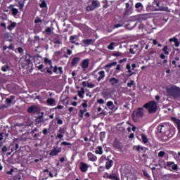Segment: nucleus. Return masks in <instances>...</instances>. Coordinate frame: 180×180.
<instances>
[{
  "label": "nucleus",
  "mask_w": 180,
  "mask_h": 180,
  "mask_svg": "<svg viewBox=\"0 0 180 180\" xmlns=\"http://www.w3.org/2000/svg\"><path fill=\"white\" fill-rule=\"evenodd\" d=\"M103 98L105 99H109L112 96V93L109 90H104L102 93Z\"/></svg>",
  "instance_id": "nucleus-20"
},
{
  "label": "nucleus",
  "mask_w": 180,
  "mask_h": 180,
  "mask_svg": "<svg viewBox=\"0 0 180 180\" xmlns=\"http://www.w3.org/2000/svg\"><path fill=\"white\" fill-rule=\"evenodd\" d=\"M56 37L53 38V44H62L63 42L61 41V39H60V34H55Z\"/></svg>",
  "instance_id": "nucleus-23"
},
{
  "label": "nucleus",
  "mask_w": 180,
  "mask_h": 180,
  "mask_svg": "<svg viewBox=\"0 0 180 180\" xmlns=\"http://www.w3.org/2000/svg\"><path fill=\"white\" fill-rule=\"evenodd\" d=\"M34 23H35L36 25H37L38 23H43V20L40 19L39 17H37L34 21Z\"/></svg>",
  "instance_id": "nucleus-51"
},
{
  "label": "nucleus",
  "mask_w": 180,
  "mask_h": 180,
  "mask_svg": "<svg viewBox=\"0 0 180 180\" xmlns=\"http://www.w3.org/2000/svg\"><path fill=\"white\" fill-rule=\"evenodd\" d=\"M88 67H89V59L87 58L83 60L82 63V68H83L84 71H85Z\"/></svg>",
  "instance_id": "nucleus-18"
},
{
  "label": "nucleus",
  "mask_w": 180,
  "mask_h": 180,
  "mask_svg": "<svg viewBox=\"0 0 180 180\" xmlns=\"http://www.w3.org/2000/svg\"><path fill=\"white\" fill-rule=\"evenodd\" d=\"M63 103H65L66 105H68V97H65V99L62 101Z\"/></svg>",
  "instance_id": "nucleus-64"
},
{
  "label": "nucleus",
  "mask_w": 180,
  "mask_h": 180,
  "mask_svg": "<svg viewBox=\"0 0 180 180\" xmlns=\"http://www.w3.org/2000/svg\"><path fill=\"white\" fill-rule=\"evenodd\" d=\"M105 176L107 179L120 180V178L119 177V174L117 173H105Z\"/></svg>",
  "instance_id": "nucleus-8"
},
{
  "label": "nucleus",
  "mask_w": 180,
  "mask_h": 180,
  "mask_svg": "<svg viewBox=\"0 0 180 180\" xmlns=\"http://www.w3.org/2000/svg\"><path fill=\"white\" fill-rule=\"evenodd\" d=\"M1 71H3V72H6V71H8V70H9V65L6 64L4 65H3L1 68Z\"/></svg>",
  "instance_id": "nucleus-43"
},
{
  "label": "nucleus",
  "mask_w": 180,
  "mask_h": 180,
  "mask_svg": "<svg viewBox=\"0 0 180 180\" xmlns=\"http://www.w3.org/2000/svg\"><path fill=\"white\" fill-rule=\"evenodd\" d=\"M169 49L168 48V46H165L162 49V51L165 56H169Z\"/></svg>",
  "instance_id": "nucleus-37"
},
{
  "label": "nucleus",
  "mask_w": 180,
  "mask_h": 180,
  "mask_svg": "<svg viewBox=\"0 0 180 180\" xmlns=\"http://www.w3.org/2000/svg\"><path fill=\"white\" fill-rule=\"evenodd\" d=\"M79 168L81 172H86V171H88V169L89 168V165H88V164H86L84 162H80Z\"/></svg>",
  "instance_id": "nucleus-11"
},
{
  "label": "nucleus",
  "mask_w": 180,
  "mask_h": 180,
  "mask_svg": "<svg viewBox=\"0 0 180 180\" xmlns=\"http://www.w3.org/2000/svg\"><path fill=\"white\" fill-rule=\"evenodd\" d=\"M173 169V171H177L178 170V165H175L174 162H167L166 167L165 168H167V169H171V168Z\"/></svg>",
  "instance_id": "nucleus-10"
},
{
  "label": "nucleus",
  "mask_w": 180,
  "mask_h": 180,
  "mask_svg": "<svg viewBox=\"0 0 180 180\" xmlns=\"http://www.w3.org/2000/svg\"><path fill=\"white\" fill-rule=\"evenodd\" d=\"M97 103L100 105H103L105 103V100L102 98L98 99Z\"/></svg>",
  "instance_id": "nucleus-58"
},
{
  "label": "nucleus",
  "mask_w": 180,
  "mask_h": 180,
  "mask_svg": "<svg viewBox=\"0 0 180 180\" xmlns=\"http://www.w3.org/2000/svg\"><path fill=\"white\" fill-rule=\"evenodd\" d=\"M60 146H65V147H68V148H71L72 144L70 142H67V141H63L60 143Z\"/></svg>",
  "instance_id": "nucleus-41"
},
{
  "label": "nucleus",
  "mask_w": 180,
  "mask_h": 180,
  "mask_svg": "<svg viewBox=\"0 0 180 180\" xmlns=\"http://www.w3.org/2000/svg\"><path fill=\"white\" fill-rule=\"evenodd\" d=\"M46 103L49 105V106H54V104L56 103V100L54 98H48L46 100Z\"/></svg>",
  "instance_id": "nucleus-28"
},
{
  "label": "nucleus",
  "mask_w": 180,
  "mask_h": 180,
  "mask_svg": "<svg viewBox=\"0 0 180 180\" xmlns=\"http://www.w3.org/2000/svg\"><path fill=\"white\" fill-rule=\"evenodd\" d=\"M94 41L92 39H84L82 40V43L85 44V46H91Z\"/></svg>",
  "instance_id": "nucleus-29"
},
{
  "label": "nucleus",
  "mask_w": 180,
  "mask_h": 180,
  "mask_svg": "<svg viewBox=\"0 0 180 180\" xmlns=\"http://www.w3.org/2000/svg\"><path fill=\"white\" fill-rule=\"evenodd\" d=\"M107 107L108 109H110V110H116V106L113 104V101H109L107 102Z\"/></svg>",
  "instance_id": "nucleus-24"
},
{
  "label": "nucleus",
  "mask_w": 180,
  "mask_h": 180,
  "mask_svg": "<svg viewBox=\"0 0 180 180\" xmlns=\"http://www.w3.org/2000/svg\"><path fill=\"white\" fill-rule=\"evenodd\" d=\"M86 9L88 12H91L92 11H95V9H96V8L95 7H94L92 4H90L86 6Z\"/></svg>",
  "instance_id": "nucleus-44"
},
{
  "label": "nucleus",
  "mask_w": 180,
  "mask_h": 180,
  "mask_svg": "<svg viewBox=\"0 0 180 180\" xmlns=\"http://www.w3.org/2000/svg\"><path fill=\"white\" fill-rule=\"evenodd\" d=\"M174 46L175 47H179L180 46V41L178 40V39L176 40V41L174 42Z\"/></svg>",
  "instance_id": "nucleus-61"
},
{
  "label": "nucleus",
  "mask_w": 180,
  "mask_h": 180,
  "mask_svg": "<svg viewBox=\"0 0 180 180\" xmlns=\"http://www.w3.org/2000/svg\"><path fill=\"white\" fill-rule=\"evenodd\" d=\"M87 87L88 88H95V84H94L93 83H88Z\"/></svg>",
  "instance_id": "nucleus-63"
},
{
  "label": "nucleus",
  "mask_w": 180,
  "mask_h": 180,
  "mask_svg": "<svg viewBox=\"0 0 180 180\" xmlns=\"http://www.w3.org/2000/svg\"><path fill=\"white\" fill-rule=\"evenodd\" d=\"M45 33L47 36L51 35V27H46V29L45 30Z\"/></svg>",
  "instance_id": "nucleus-49"
},
{
  "label": "nucleus",
  "mask_w": 180,
  "mask_h": 180,
  "mask_svg": "<svg viewBox=\"0 0 180 180\" xmlns=\"http://www.w3.org/2000/svg\"><path fill=\"white\" fill-rule=\"evenodd\" d=\"M177 39H178V38H176V37H173L172 38H170L169 39V41L170 43H172V41H173V43H174Z\"/></svg>",
  "instance_id": "nucleus-57"
},
{
  "label": "nucleus",
  "mask_w": 180,
  "mask_h": 180,
  "mask_svg": "<svg viewBox=\"0 0 180 180\" xmlns=\"http://www.w3.org/2000/svg\"><path fill=\"white\" fill-rule=\"evenodd\" d=\"M15 50V46H13V44H11L8 46L5 45L3 46L4 51H6V50Z\"/></svg>",
  "instance_id": "nucleus-30"
},
{
  "label": "nucleus",
  "mask_w": 180,
  "mask_h": 180,
  "mask_svg": "<svg viewBox=\"0 0 180 180\" xmlns=\"http://www.w3.org/2000/svg\"><path fill=\"white\" fill-rule=\"evenodd\" d=\"M95 153L99 155H102V154H103V149L102 148V146H98L97 149L95 150Z\"/></svg>",
  "instance_id": "nucleus-35"
},
{
  "label": "nucleus",
  "mask_w": 180,
  "mask_h": 180,
  "mask_svg": "<svg viewBox=\"0 0 180 180\" xmlns=\"http://www.w3.org/2000/svg\"><path fill=\"white\" fill-rule=\"evenodd\" d=\"M39 7L41 8H46L47 9V3L46 1L43 0L42 2L39 4Z\"/></svg>",
  "instance_id": "nucleus-45"
},
{
  "label": "nucleus",
  "mask_w": 180,
  "mask_h": 180,
  "mask_svg": "<svg viewBox=\"0 0 180 180\" xmlns=\"http://www.w3.org/2000/svg\"><path fill=\"white\" fill-rule=\"evenodd\" d=\"M27 112L28 113H37L39 108L36 105H32L27 108Z\"/></svg>",
  "instance_id": "nucleus-16"
},
{
  "label": "nucleus",
  "mask_w": 180,
  "mask_h": 180,
  "mask_svg": "<svg viewBox=\"0 0 180 180\" xmlns=\"http://www.w3.org/2000/svg\"><path fill=\"white\" fill-rule=\"evenodd\" d=\"M79 61H81V58H79V57H75L72 60L71 65L72 67H75V65H77V64H78V63H79Z\"/></svg>",
  "instance_id": "nucleus-22"
},
{
  "label": "nucleus",
  "mask_w": 180,
  "mask_h": 180,
  "mask_svg": "<svg viewBox=\"0 0 180 180\" xmlns=\"http://www.w3.org/2000/svg\"><path fill=\"white\" fill-rule=\"evenodd\" d=\"M11 13L13 16H16V15L19 13V10H18V8H13L11 9Z\"/></svg>",
  "instance_id": "nucleus-47"
},
{
  "label": "nucleus",
  "mask_w": 180,
  "mask_h": 180,
  "mask_svg": "<svg viewBox=\"0 0 180 180\" xmlns=\"http://www.w3.org/2000/svg\"><path fill=\"white\" fill-rule=\"evenodd\" d=\"M114 45H115V43L111 42V43L108 46V50H114V49H115V46H113Z\"/></svg>",
  "instance_id": "nucleus-54"
},
{
  "label": "nucleus",
  "mask_w": 180,
  "mask_h": 180,
  "mask_svg": "<svg viewBox=\"0 0 180 180\" xmlns=\"http://www.w3.org/2000/svg\"><path fill=\"white\" fill-rule=\"evenodd\" d=\"M16 27V22H13L10 25L7 27L8 30H13Z\"/></svg>",
  "instance_id": "nucleus-39"
},
{
  "label": "nucleus",
  "mask_w": 180,
  "mask_h": 180,
  "mask_svg": "<svg viewBox=\"0 0 180 180\" xmlns=\"http://www.w3.org/2000/svg\"><path fill=\"white\" fill-rule=\"evenodd\" d=\"M144 109H147L149 113H155L158 110L157 103L154 101H149L143 105Z\"/></svg>",
  "instance_id": "nucleus-2"
},
{
  "label": "nucleus",
  "mask_w": 180,
  "mask_h": 180,
  "mask_svg": "<svg viewBox=\"0 0 180 180\" xmlns=\"http://www.w3.org/2000/svg\"><path fill=\"white\" fill-rule=\"evenodd\" d=\"M114 148H117V150L122 149V143H120V140L118 139H115L113 142Z\"/></svg>",
  "instance_id": "nucleus-15"
},
{
  "label": "nucleus",
  "mask_w": 180,
  "mask_h": 180,
  "mask_svg": "<svg viewBox=\"0 0 180 180\" xmlns=\"http://www.w3.org/2000/svg\"><path fill=\"white\" fill-rule=\"evenodd\" d=\"M36 67L38 68L39 71H41V72H44V74H50V75H53V71H51V68H51V66L44 68V65L41 64Z\"/></svg>",
  "instance_id": "nucleus-4"
},
{
  "label": "nucleus",
  "mask_w": 180,
  "mask_h": 180,
  "mask_svg": "<svg viewBox=\"0 0 180 180\" xmlns=\"http://www.w3.org/2000/svg\"><path fill=\"white\" fill-rule=\"evenodd\" d=\"M135 8L136 9H143L144 8V6H143V4H141V2H138L135 4Z\"/></svg>",
  "instance_id": "nucleus-46"
},
{
  "label": "nucleus",
  "mask_w": 180,
  "mask_h": 180,
  "mask_svg": "<svg viewBox=\"0 0 180 180\" xmlns=\"http://www.w3.org/2000/svg\"><path fill=\"white\" fill-rule=\"evenodd\" d=\"M136 26H137V22H135L134 24H133V22H131L126 25V27L129 30H132V29H134V27H136Z\"/></svg>",
  "instance_id": "nucleus-27"
},
{
  "label": "nucleus",
  "mask_w": 180,
  "mask_h": 180,
  "mask_svg": "<svg viewBox=\"0 0 180 180\" xmlns=\"http://www.w3.org/2000/svg\"><path fill=\"white\" fill-rule=\"evenodd\" d=\"M134 113L136 117H143V116H144V109L139 108L137 110L134 111Z\"/></svg>",
  "instance_id": "nucleus-13"
},
{
  "label": "nucleus",
  "mask_w": 180,
  "mask_h": 180,
  "mask_svg": "<svg viewBox=\"0 0 180 180\" xmlns=\"http://www.w3.org/2000/svg\"><path fill=\"white\" fill-rule=\"evenodd\" d=\"M53 72L55 73V74H59L61 75L63 74L64 71L63 70V67L60 66V67H57V65H55L53 67Z\"/></svg>",
  "instance_id": "nucleus-17"
},
{
  "label": "nucleus",
  "mask_w": 180,
  "mask_h": 180,
  "mask_svg": "<svg viewBox=\"0 0 180 180\" xmlns=\"http://www.w3.org/2000/svg\"><path fill=\"white\" fill-rule=\"evenodd\" d=\"M104 160H105V169H109L113 167V160L109 159V157H105Z\"/></svg>",
  "instance_id": "nucleus-12"
},
{
  "label": "nucleus",
  "mask_w": 180,
  "mask_h": 180,
  "mask_svg": "<svg viewBox=\"0 0 180 180\" xmlns=\"http://www.w3.org/2000/svg\"><path fill=\"white\" fill-rule=\"evenodd\" d=\"M20 141H22V139H17V143L15 144V150H18V148H19V143H20Z\"/></svg>",
  "instance_id": "nucleus-53"
},
{
  "label": "nucleus",
  "mask_w": 180,
  "mask_h": 180,
  "mask_svg": "<svg viewBox=\"0 0 180 180\" xmlns=\"http://www.w3.org/2000/svg\"><path fill=\"white\" fill-rule=\"evenodd\" d=\"M40 134H41V132H40L39 134H34L33 136L34 140H39L38 137H40Z\"/></svg>",
  "instance_id": "nucleus-59"
},
{
  "label": "nucleus",
  "mask_w": 180,
  "mask_h": 180,
  "mask_svg": "<svg viewBox=\"0 0 180 180\" xmlns=\"http://www.w3.org/2000/svg\"><path fill=\"white\" fill-rule=\"evenodd\" d=\"M153 11H155V8H154V6L151 5V4L148 3V4L146 6V11L147 12H153Z\"/></svg>",
  "instance_id": "nucleus-33"
},
{
  "label": "nucleus",
  "mask_w": 180,
  "mask_h": 180,
  "mask_svg": "<svg viewBox=\"0 0 180 180\" xmlns=\"http://www.w3.org/2000/svg\"><path fill=\"white\" fill-rule=\"evenodd\" d=\"M77 38V36L72 35L70 37V42L72 43V44H75V39Z\"/></svg>",
  "instance_id": "nucleus-48"
},
{
  "label": "nucleus",
  "mask_w": 180,
  "mask_h": 180,
  "mask_svg": "<svg viewBox=\"0 0 180 180\" xmlns=\"http://www.w3.org/2000/svg\"><path fill=\"white\" fill-rule=\"evenodd\" d=\"M78 96L82 99L84 98V94H85V89L81 87L80 91H78Z\"/></svg>",
  "instance_id": "nucleus-31"
},
{
  "label": "nucleus",
  "mask_w": 180,
  "mask_h": 180,
  "mask_svg": "<svg viewBox=\"0 0 180 180\" xmlns=\"http://www.w3.org/2000/svg\"><path fill=\"white\" fill-rule=\"evenodd\" d=\"M133 150H136L139 153H143L144 154L147 153V151H148V148L141 146L140 145H139V146H134L133 147Z\"/></svg>",
  "instance_id": "nucleus-9"
},
{
  "label": "nucleus",
  "mask_w": 180,
  "mask_h": 180,
  "mask_svg": "<svg viewBox=\"0 0 180 180\" xmlns=\"http://www.w3.org/2000/svg\"><path fill=\"white\" fill-rule=\"evenodd\" d=\"M91 5L96 8H99V5H101V3H99V1L97 0H93L91 1Z\"/></svg>",
  "instance_id": "nucleus-38"
},
{
  "label": "nucleus",
  "mask_w": 180,
  "mask_h": 180,
  "mask_svg": "<svg viewBox=\"0 0 180 180\" xmlns=\"http://www.w3.org/2000/svg\"><path fill=\"white\" fill-rule=\"evenodd\" d=\"M112 57H123V53L119 51H114L112 53Z\"/></svg>",
  "instance_id": "nucleus-36"
},
{
  "label": "nucleus",
  "mask_w": 180,
  "mask_h": 180,
  "mask_svg": "<svg viewBox=\"0 0 180 180\" xmlns=\"http://www.w3.org/2000/svg\"><path fill=\"white\" fill-rule=\"evenodd\" d=\"M168 129H169V126H168V124H160L157 127V130L158 133H162V134H165V132Z\"/></svg>",
  "instance_id": "nucleus-6"
},
{
  "label": "nucleus",
  "mask_w": 180,
  "mask_h": 180,
  "mask_svg": "<svg viewBox=\"0 0 180 180\" xmlns=\"http://www.w3.org/2000/svg\"><path fill=\"white\" fill-rule=\"evenodd\" d=\"M133 85H134V80H131L130 82L127 83V86L129 88H131V86H133Z\"/></svg>",
  "instance_id": "nucleus-56"
},
{
  "label": "nucleus",
  "mask_w": 180,
  "mask_h": 180,
  "mask_svg": "<svg viewBox=\"0 0 180 180\" xmlns=\"http://www.w3.org/2000/svg\"><path fill=\"white\" fill-rule=\"evenodd\" d=\"M87 158L89 161H91L92 162L98 161V157H96V155H94V153L91 152L87 153Z\"/></svg>",
  "instance_id": "nucleus-14"
},
{
  "label": "nucleus",
  "mask_w": 180,
  "mask_h": 180,
  "mask_svg": "<svg viewBox=\"0 0 180 180\" xmlns=\"http://www.w3.org/2000/svg\"><path fill=\"white\" fill-rule=\"evenodd\" d=\"M100 140H103L106 137V132L105 131H102L100 133Z\"/></svg>",
  "instance_id": "nucleus-50"
},
{
  "label": "nucleus",
  "mask_w": 180,
  "mask_h": 180,
  "mask_svg": "<svg viewBox=\"0 0 180 180\" xmlns=\"http://www.w3.org/2000/svg\"><path fill=\"white\" fill-rule=\"evenodd\" d=\"M98 75L99 77L97 79L98 82H101V81H102V79H103V78H105V71L104 70H101L100 72H98Z\"/></svg>",
  "instance_id": "nucleus-25"
},
{
  "label": "nucleus",
  "mask_w": 180,
  "mask_h": 180,
  "mask_svg": "<svg viewBox=\"0 0 180 180\" xmlns=\"http://www.w3.org/2000/svg\"><path fill=\"white\" fill-rule=\"evenodd\" d=\"M32 56L29 53H26L20 59V64L22 68L27 67L32 64Z\"/></svg>",
  "instance_id": "nucleus-3"
},
{
  "label": "nucleus",
  "mask_w": 180,
  "mask_h": 180,
  "mask_svg": "<svg viewBox=\"0 0 180 180\" xmlns=\"http://www.w3.org/2000/svg\"><path fill=\"white\" fill-rule=\"evenodd\" d=\"M64 134H65V129L63 127H60L58 130V133L57 134L58 139H63V137H64Z\"/></svg>",
  "instance_id": "nucleus-19"
},
{
  "label": "nucleus",
  "mask_w": 180,
  "mask_h": 180,
  "mask_svg": "<svg viewBox=\"0 0 180 180\" xmlns=\"http://www.w3.org/2000/svg\"><path fill=\"white\" fill-rule=\"evenodd\" d=\"M44 64H49V67H51V68H53V62L51 61V60L49 59L48 58H45L44 59Z\"/></svg>",
  "instance_id": "nucleus-34"
},
{
  "label": "nucleus",
  "mask_w": 180,
  "mask_h": 180,
  "mask_svg": "<svg viewBox=\"0 0 180 180\" xmlns=\"http://www.w3.org/2000/svg\"><path fill=\"white\" fill-rule=\"evenodd\" d=\"M167 92L169 96H171L174 99H179L180 98V87L173 85L169 88H167Z\"/></svg>",
  "instance_id": "nucleus-1"
},
{
  "label": "nucleus",
  "mask_w": 180,
  "mask_h": 180,
  "mask_svg": "<svg viewBox=\"0 0 180 180\" xmlns=\"http://www.w3.org/2000/svg\"><path fill=\"white\" fill-rule=\"evenodd\" d=\"M36 67L38 68L39 71H41V72H44V74H50V75H53V71H51V68H51V66L44 68V65L41 64Z\"/></svg>",
  "instance_id": "nucleus-5"
},
{
  "label": "nucleus",
  "mask_w": 180,
  "mask_h": 180,
  "mask_svg": "<svg viewBox=\"0 0 180 180\" xmlns=\"http://www.w3.org/2000/svg\"><path fill=\"white\" fill-rule=\"evenodd\" d=\"M143 174L147 179H151V176L150 175V174H148V172H147V170H143Z\"/></svg>",
  "instance_id": "nucleus-42"
},
{
  "label": "nucleus",
  "mask_w": 180,
  "mask_h": 180,
  "mask_svg": "<svg viewBox=\"0 0 180 180\" xmlns=\"http://www.w3.org/2000/svg\"><path fill=\"white\" fill-rule=\"evenodd\" d=\"M84 112L81 110H79L78 116L80 119H84Z\"/></svg>",
  "instance_id": "nucleus-55"
},
{
  "label": "nucleus",
  "mask_w": 180,
  "mask_h": 180,
  "mask_svg": "<svg viewBox=\"0 0 180 180\" xmlns=\"http://www.w3.org/2000/svg\"><path fill=\"white\" fill-rule=\"evenodd\" d=\"M59 153H61V148L56 149V148L51 150L49 155L56 156L58 155Z\"/></svg>",
  "instance_id": "nucleus-21"
},
{
  "label": "nucleus",
  "mask_w": 180,
  "mask_h": 180,
  "mask_svg": "<svg viewBox=\"0 0 180 180\" xmlns=\"http://www.w3.org/2000/svg\"><path fill=\"white\" fill-rule=\"evenodd\" d=\"M175 135V128L169 127L168 129L165 131V136L168 137V139H172Z\"/></svg>",
  "instance_id": "nucleus-7"
},
{
  "label": "nucleus",
  "mask_w": 180,
  "mask_h": 180,
  "mask_svg": "<svg viewBox=\"0 0 180 180\" xmlns=\"http://www.w3.org/2000/svg\"><path fill=\"white\" fill-rule=\"evenodd\" d=\"M141 139H142V142L143 143V144H147V143H148V138H147V135L142 134L141 135Z\"/></svg>",
  "instance_id": "nucleus-32"
},
{
  "label": "nucleus",
  "mask_w": 180,
  "mask_h": 180,
  "mask_svg": "<svg viewBox=\"0 0 180 180\" xmlns=\"http://www.w3.org/2000/svg\"><path fill=\"white\" fill-rule=\"evenodd\" d=\"M165 155V151L161 150L158 153V157L162 158Z\"/></svg>",
  "instance_id": "nucleus-52"
},
{
  "label": "nucleus",
  "mask_w": 180,
  "mask_h": 180,
  "mask_svg": "<svg viewBox=\"0 0 180 180\" xmlns=\"http://www.w3.org/2000/svg\"><path fill=\"white\" fill-rule=\"evenodd\" d=\"M136 51H137L135 50L134 49L131 48H131L129 49V53H130L131 54H134Z\"/></svg>",
  "instance_id": "nucleus-60"
},
{
  "label": "nucleus",
  "mask_w": 180,
  "mask_h": 180,
  "mask_svg": "<svg viewBox=\"0 0 180 180\" xmlns=\"http://www.w3.org/2000/svg\"><path fill=\"white\" fill-rule=\"evenodd\" d=\"M56 120H57V124H63V120H61L58 117H56Z\"/></svg>",
  "instance_id": "nucleus-62"
},
{
  "label": "nucleus",
  "mask_w": 180,
  "mask_h": 180,
  "mask_svg": "<svg viewBox=\"0 0 180 180\" xmlns=\"http://www.w3.org/2000/svg\"><path fill=\"white\" fill-rule=\"evenodd\" d=\"M115 65H117V62H112L105 65V68H112V67H115Z\"/></svg>",
  "instance_id": "nucleus-40"
},
{
  "label": "nucleus",
  "mask_w": 180,
  "mask_h": 180,
  "mask_svg": "<svg viewBox=\"0 0 180 180\" xmlns=\"http://www.w3.org/2000/svg\"><path fill=\"white\" fill-rule=\"evenodd\" d=\"M109 82L112 86H114V85L119 83V79H116V77H111L109 79Z\"/></svg>",
  "instance_id": "nucleus-26"
}]
</instances>
